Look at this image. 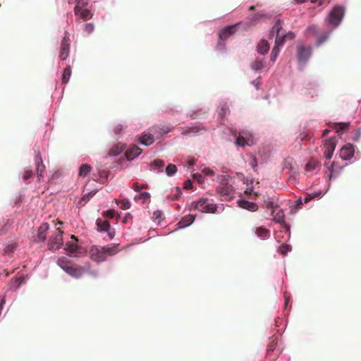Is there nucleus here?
I'll return each mask as SVG.
<instances>
[{
  "label": "nucleus",
  "mask_w": 361,
  "mask_h": 361,
  "mask_svg": "<svg viewBox=\"0 0 361 361\" xmlns=\"http://www.w3.org/2000/svg\"><path fill=\"white\" fill-rule=\"evenodd\" d=\"M118 252V245H113L111 247L92 246V260L102 262L106 259L107 256H112Z\"/></svg>",
  "instance_id": "nucleus-1"
},
{
  "label": "nucleus",
  "mask_w": 361,
  "mask_h": 361,
  "mask_svg": "<svg viewBox=\"0 0 361 361\" xmlns=\"http://www.w3.org/2000/svg\"><path fill=\"white\" fill-rule=\"evenodd\" d=\"M57 264L68 274L73 277H80L85 270L83 267L73 264L66 257H62L57 260Z\"/></svg>",
  "instance_id": "nucleus-2"
},
{
  "label": "nucleus",
  "mask_w": 361,
  "mask_h": 361,
  "mask_svg": "<svg viewBox=\"0 0 361 361\" xmlns=\"http://www.w3.org/2000/svg\"><path fill=\"white\" fill-rule=\"evenodd\" d=\"M190 209H197L201 212L214 213L216 206L207 198H201L197 202H191Z\"/></svg>",
  "instance_id": "nucleus-3"
},
{
  "label": "nucleus",
  "mask_w": 361,
  "mask_h": 361,
  "mask_svg": "<svg viewBox=\"0 0 361 361\" xmlns=\"http://www.w3.org/2000/svg\"><path fill=\"white\" fill-rule=\"evenodd\" d=\"M281 31L282 21L281 20H278L274 25L270 32L269 37H273L274 35H276L275 46H277L279 48L283 46L287 39V35H285L283 32H281Z\"/></svg>",
  "instance_id": "nucleus-4"
},
{
  "label": "nucleus",
  "mask_w": 361,
  "mask_h": 361,
  "mask_svg": "<svg viewBox=\"0 0 361 361\" xmlns=\"http://www.w3.org/2000/svg\"><path fill=\"white\" fill-rule=\"evenodd\" d=\"M71 241L66 243L65 250H66L68 255L70 257H80L85 254L87 250L82 247H79L77 244V238L75 235H71Z\"/></svg>",
  "instance_id": "nucleus-5"
},
{
  "label": "nucleus",
  "mask_w": 361,
  "mask_h": 361,
  "mask_svg": "<svg viewBox=\"0 0 361 361\" xmlns=\"http://www.w3.org/2000/svg\"><path fill=\"white\" fill-rule=\"evenodd\" d=\"M63 231L60 228H56L53 231L48 240V248L51 250H56L63 245Z\"/></svg>",
  "instance_id": "nucleus-6"
},
{
  "label": "nucleus",
  "mask_w": 361,
  "mask_h": 361,
  "mask_svg": "<svg viewBox=\"0 0 361 361\" xmlns=\"http://www.w3.org/2000/svg\"><path fill=\"white\" fill-rule=\"evenodd\" d=\"M344 13L345 9L343 6H335L328 16L329 23L334 27H337L342 20Z\"/></svg>",
  "instance_id": "nucleus-7"
},
{
  "label": "nucleus",
  "mask_w": 361,
  "mask_h": 361,
  "mask_svg": "<svg viewBox=\"0 0 361 361\" xmlns=\"http://www.w3.org/2000/svg\"><path fill=\"white\" fill-rule=\"evenodd\" d=\"M89 0H78L75 6V14L81 19L87 20L90 15V9L87 8Z\"/></svg>",
  "instance_id": "nucleus-8"
},
{
  "label": "nucleus",
  "mask_w": 361,
  "mask_h": 361,
  "mask_svg": "<svg viewBox=\"0 0 361 361\" xmlns=\"http://www.w3.org/2000/svg\"><path fill=\"white\" fill-rule=\"evenodd\" d=\"M219 193L224 200H231L235 197V191L231 185H222L218 188Z\"/></svg>",
  "instance_id": "nucleus-9"
},
{
  "label": "nucleus",
  "mask_w": 361,
  "mask_h": 361,
  "mask_svg": "<svg viewBox=\"0 0 361 361\" xmlns=\"http://www.w3.org/2000/svg\"><path fill=\"white\" fill-rule=\"evenodd\" d=\"M97 230L99 232L106 231L110 239H112L115 235V231L110 228V224L108 221H103L97 219L96 221Z\"/></svg>",
  "instance_id": "nucleus-10"
},
{
  "label": "nucleus",
  "mask_w": 361,
  "mask_h": 361,
  "mask_svg": "<svg viewBox=\"0 0 361 361\" xmlns=\"http://www.w3.org/2000/svg\"><path fill=\"white\" fill-rule=\"evenodd\" d=\"M311 52L309 48L305 47L301 44L298 47L297 56L298 61L301 63H305L310 56Z\"/></svg>",
  "instance_id": "nucleus-11"
},
{
  "label": "nucleus",
  "mask_w": 361,
  "mask_h": 361,
  "mask_svg": "<svg viewBox=\"0 0 361 361\" xmlns=\"http://www.w3.org/2000/svg\"><path fill=\"white\" fill-rule=\"evenodd\" d=\"M69 41V37L66 35L63 37L61 41L59 57L62 61H65L68 56L70 49Z\"/></svg>",
  "instance_id": "nucleus-12"
},
{
  "label": "nucleus",
  "mask_w": 361,
  "mask_h": 361,
  "mask_svg": "<svg viewBox=\"0 0 361 361\" xmlns=\"http://www.w3.org/2000/svg\"><path fill=\"white\" fill-rule=\"evenodd\" d=\"M334 137H331L324 143V156L327 159H331L335 150L336 143Z\"/></svg>",
  "instance_id": "nucleus-13"
},
{
  "label": "nucleus",
  "mask_w": 361,
  "mask_h": 361,
  "mask_svg": "<svg viewBox=\"0 0 361 361\" xmlns=\"http://www.w3.org/2000/svg\"><path fill=\"white\" fill-rule=\"evenodd\" d=\"M354 152V146L352 144H348L341 149L340 156L344 160H349L353 157Z\"/></svg>",
  "instance_id": "nucleus-14"
},
{
  "label": "nucleus",
  "mask_w": 361,
  "mask_h": 361,
  "mask_svg": "<svg viewBox=\"0 0 361 361\" xmlns=\"http://www.w3.org/2000/svg\"><path fill=\"white\" fill-rule=\"evenodd\" d=\"M35 165L38 180L40 181L42 178L44 177L45 166L43 164V161L39 153H37V154L35 157Z\"/></svg>",
  "instance_id": "nucleus-15"
},
{
  "label": "nucleus",
  "mask_w": 361,
  "mask_h": 361,
  "mask_svg": "<svg viewBox=\"0 0 361 361\" xmlns=\"http://www.w3.org/2000/svg\"><path fill=\"white\" fill-rule=\"evenodd\" d=\"M207 129L204 126H202L201 123H195L193 126L187 128L185 130H184L181 134L183 135H187L190 134H195L198 133H201L202 131H206Z\"/></svg>",
  "instance_id": "nucleus-16"
},
{
  "label": "nucleus",
  "mask_w": 361,
  "mask_h": 361,
  "mask_svg": "<svg viewBox=\"0 0 361 361\" xmlns=\"http://www.w3.org/2000/svg\"><path fill=\"white\" fill-rule=\"evenodd\" d=\"M151 133H152L154 135H157V137L163 135L171 131V128L168 126H161V125H156L153 126L149 128Z\"/></svg>",
  "instance_id": "nucleus-17"
},
{
  "label": "nucleus",
  "mask_w": 361,
  "mask_h": 361,
  "mask_svg": "<svg viewBox=\"0 0 361 361\" xmlns=\"http://www.w3.org/2000/svg\"><path fill=\"white\" fill-rule=\"evenodd\" d=\"M142 153V149L137 145H133L126 150L125 154L128 160H133Z\"/></svg>",
  "instance_id": "nucleus-18"
},
{
  "label": "nucleus",
  "mask_w": 361,
  "mask_h": 361,
  "mask_svg": "<svg viewBox=\"0 0 361 361\" xmlns=\"http://www.w3.org/2000/svg\"><path fill=\"white\" fill-rule=\"evenodd\" d=\"M49 229V224L47 223H43L38 228L37 241L44 242L47 238V231Z\"/></svg>",
  "instance_id": "nucleus-19"
},
{
  "label": "nucleus",
  "mask_w": 361,
  "mask_h": 361,
  "mask_svg": "<svg viewBox=\"0 0 361 361\" xmlns=\"http://www.w3.org/2000/svg\"><path fill=\"white\" fill-rule=\"evenodd\" d=\"M238 206L250 212H256L258 209V206L256 203L245 200H238Z\"/></svg>",
  "instance_id": "nucleus-20"
},
{
  "label": "nucleus",
  "mask_w": 361,
  "mask_h": 361,
  "mask_svg": "<svg viewBox=\"0 0 361 361\" xmlns=\"http://www.w3.org/2000/svg\"><path fill=\"white\" fill-rule=\"evenodd\" d=\"M235 30V25L227 26L220 31L219 37L221 40L226 39L229 36L234 33Z\"/></svg>",
  "instance_id": "nucleus-21"
},
{
  "label": "nucleus",
  "mask_w": 361,
  "mask_h": 361,
  "mask_svg": "<svg viewBox=\"0 0 361 361\" xmlns=\"http://www.w3.org/2000/svg\"><path fill=\"white\" fill-rule=\"evenodd\" d=\"M154 135L152 133H144L140 136V142L141 144H142L144 145L149 146L152 144H153L154 142Z\"/></svg>",
  "instance_id": "nucleus-22"
},
{
  "label": "nucleus",
  "mask_w": 361,
  "mask_h": 361,
  "mask_svg": "<svg viewBox=\"0 0 361 361\" xmlns=\"http://www.w3.org/2000/svg\"><path fill=\"white\" fill-rule=\"evenodd\" d=\"M349 126V123H334L331 126V127L335 129L336 133L340 135L348 130Z\"/></svg>",
  "instance_id": "nucleus-23"
},
{
  "label": "nucleus",
  "mask_w": 361,
  "mask_h": 361,
  "mask_svg": "<svg viewBox=\"0 0 361 361\" xmlns=\"http://www.w3.org/2000/svg\"><path fill=\"white\" fill-rule=\"evenodd\" d=\"M269 44L266 39H261L257 46V52L260 54H265L269 50Z\"/></svg>",
  "instance_id": "nucleus-24"
},
{
  "label": "nucleus",
  "mask_w": 361,
  "mask_h": 361,
  "mask_svg": "<svg viewBox=\"0 0 361 361\" xmlns=\"http://www.w3.org/2000/svg\"><path fill=\"white\" fill-rule=\"evenodd\" d=\"M319 169V164L317 160L311 159L306 164L305 169L307 172H313Z\"/></svg>",
  "instance_id": "nucleus-25"
},
{
  "label": "nucleus",
  "mask_w": 361,
  "mask_h": 361,
  "mask_svg": "<svg viewBox=\"0 0 361 361\" xmlns=\"http://www.w3.org/2000/svg\"><path fill=\"white\" fill-rule=\"evenodd\" d=\"M195 216L188 214L185 216L179 222L180 227H185L190 226L195 220Z\"/></svg>",
  "instance_id": "nucleus-26"
},
{
  "label": "nucleus",
  "mask_w": 361,
  "mask_h": 361,
  "mask_svg": "<svg viewBox=\"0 0 361 361\" xmlns=\"http://www.w3.org/2000/svg\"><path fill=\"white\" fill-rule=\"evenodd\" d=\"M251 68L255 71L262 70L265 68V63L263 60L255 59L251 64Z\"/></svg>",
  "instance_id": "nucleus-27"
},
{
  "label": "nucleus",
  "mask_w": 361,
  "mask_h": 361,
  "mask_svg": "<svg viewBox=\"0 0 361 361\" xmlns=\"http://www.w3.org/2000/svg\"><path fill=\"white\" fill-rule=\"evenodd\" d=\"M71 75V68L70 66H67L63 72L62 75V82L63 84H66L70 79V77Z\"/></svg>",
  "instance_id": "nucleus-28"
},
{
  "label": "nucleus",
  "mask_w": 361,
  "mask_h": 361,
  "mask_svg": "<svg viewBox=\"0 0 361 361\" xmlns=\"http://www.w3.org/2000/svg\"><path fill=\"white\" fill-rule=\"evenodd\" d=\"M256 234L262 238H268L269 237V231L264 227H259L256 229Z\"/></svg>",
  "instance_id": "nucleus-29"
},
{
  "label": "nucleus",
  "mask_w": 361,
  "mask_h": 361,
  "mask_svg": "<svg viewBox=\"0 0 361 361\" xmlns=\"http://www.w3.org/2000/svg\"><path fill=\"white\" fill-rule=\"evenodd\" d=\"M150 198V195L149 192H142L141 193H140L138 195H136L135 197H134V200L135 201H138L140 200H142V202L143 203H145L147 202Z\"/></svg>",
  "instance_id": "nucleus-30"
},
{
  "label": "nucleus",
  "mask_w": 361,
  "mask_h": 361,
  "mask_svg": "<svg viewBox=\"0 0 361 361\" xmlns=\"http://www.w3.org/2000/svg\"><path fill=\"white\" fill-rule=\"evenodd\" d=\"M151 166H153L154 169H158V171H162L161 169L164 166V161L161 159H157L152 162Z\"/></svg>",
  "instance_id": "nucleus-31"
},
{
  "label": "nucleus",
  "mask_w": 361,
  "mask_h": 361,
  "mask_svg": "<svg viewBox=\"0 0 361 361\" xmlns=\"http://www.w3.org/2000/svg\"><path fill=\"white\" fill-rule=\"evenodd\" d=\"M90 171V166L88 164H82L79 169V176L80 177L86 176Z\"/></svg>",
  "instance_id": "nucleus-32"
},
{
  "label": "nucleus",
  "mask_w": 361,
  "mask_h": 361,
  "mask_svg": "<svg viewBox=\"0 0 361 361\" xmlns=\"http://www.w3.org/2000/svg\"><path fill=\"white\" fill-rule=\"evenodd\" d=\"M306 33L310 36H317L318 28L316 25H312L307 28Z\"/></svg>",
  "instance_id": "nucleus-33"
},
{
  "label": "nucleus",
  "mask_w": 361,
  "mask_h": 361,
  "mask_svg": "<svg viewBox=\"0 0 361 361\" xmlns=\"http://www.w3.org/2000/svg\"><path fill=\"white\" fill-rule=\"evenodd\" d=\"M177 171V167L176 165L170 164L166 168V173L169 176L174 175Z\"/></svg>",
  "instance_id": "nucleus-34"
},
{
  "label": "nucleus",
  "mask_w": 361,
  "mask_h": 361,
  "mask_svg": "<svg viewBox=\"0 0 361 361\" xmlns=\"http://www.w3.org/2000/svg\"><path fill=\"white\" fill-rule=\"evenodd\" d=\"M291 250V247L290 245H287V244H283L281 245L279 248V252L283 255H286L289 251H290Z\"/></svg>",
  "instance_id": "nucleus-35"
},
{
  "label": "nucleus",
  "mask_w": 361,
  "mask_h": 361,
  "mask_svg": "<svg viewBox=\"0 0 361 361\" xmlns=\"http://www.w3.org/2000/svg\"><path fill=\"white\" fill-rule=\"evenodd\" d=\"M33 173L31 169H25L23 174V179L24 181H27L31 177H32Z\"/></svg>",
  "instance_id": "nucleus-36"
},
{
  "label": "nucleus",
  "mask_w": 361,
  "mask_h": 361,
  "mask_svg": "<svg viewBox=\"0 0 361 361\" xmlns=\"http://www.w3.org/2000/svg\"><path fill=\"white\" fill-rule=\"evenodd\" d=\"M279 49H280L279 47L274 45V47L272 49L271 54V57H270L271 61H272L274 62L276 61V59L278 56V54L279 53Z\"/></svg>",
  "instance_id": "nucleus-37"
},
{
  "label": "nucleus",
  "mask_w": 361,
  "mask_h": 361,
  "mask_svg": "<svg viewBox=\"0 0 361 361\" xmlns=\"http://www.w3.org/2000/svg\"><path fill=\"white\" fill-rule=\"evenodd\" d=\"M329 35L326 32L321 34L320 35L317 36V45L322 44L323 42H324L328 39Z\"/></svg>",
  "instance_id": "nucleus-38"
},
{
  "label": "nucleus",
  "mask_w": 361,
  "mask_h": 361,
  "mask_svg": "<svg viewBox=\"0 0 361 361\" xmlns=\"http://www.w3.org/2000/svg\"><path fill=\"white\" fill-rule=\"evenodd\" d=\"M284 214L282 210L279 211L274 217L276 222L281 223L283 221Z\"/></svg>",
  "instance_id": "nucleus-39"
},
{
  "label": "nucleus",
  "mask_w": 361,
  "mask_h": 361,
  "mask_svg": "<svg viewBox=\"0 0 361 361\" xmlns=\"http://www.w3.org/2000/svg\"><path fill=\"white\" fill-rule=\"evenodd\" d=\"M120 207L123 210L129 209L131 205L130 201L128 199H123L120 201Z\"/></svg>",
  "instance_id": "nucleus-40"
},
{
  "label": "nucleus",
  "mask_w": 361,
  "mask_h": 361,
  "mask_svg": "<svg viewBox=\"0 0 361 361\" xmlns=\"http://www.w3.org/2000/svg\"><path fill=\"white\" fill-rule=\"evenodd\" d=\"M148 185L147 184L140 185L138 183H133V188L135 191L139 192L142 189L147 188Z\"/></svg>",
  "instance_id": "nucleus-41"
},
{
  "label": "nucleus",
  "mask_w": 361,
  "mask_h": 361,
  "mask_svg": "<svg viewBox=\"0 0 361 361\" xmlns=\"http://www.w3.org/2000/svg\"><path fill=\"white\" fill-rule=\"evenodd\" d=\"M235 143L237 145L242 146V147H244L245 145L247 144L245 139L242 136H238L237 137Z\"/></svg>",
  "instance_id": "nucleus-42"
},
{
  "label": "nucleus",
  "mask_w": 361,
  "mask_h": 361,
  "mask_svg": "<svg viewBox=\"0 0 361 361\" xmlns=\"http://www.w3.org/2000/svg\"><path fill=\"white\" fill-rule=\"evenodd\" d=\"M229 112V109L227 107V106L226 104H224V106H221V111H219V114L221 116V117H224Z\"/></svg>",
  "instance_id": "nucleus-43"
},
{
  "label": "nucleus",
  "mask_w": 361,
  "mask_h": 361,
  "mask_svg": "<svg viewBox=\"0 0 361 361\" xmlns=\"http://www.w3.org/2000/svg\"><path fill=\"white\" fill-rule=\"evenodd\" d=\"M115 212L113 209H109L103 212V216L107 218L112 219L114 217Z\"/></svg>",
  "instance_id": "nucleus-44"
},
{
  "label": "nucleus",
  "mask_w": 361,
  "mask_h": 361,
  "mask_svg": "<svg viewBox=\"0 0 361 361\" xmlns=\"http://www.w3.org/2000/svg\"><path fill=\"white\" fill-rule=\"evenodd\" d=\"M265 15L263 13L259 12L254 15V16L252 18V21H258L261 20L263 17H264Z\"/></svg>",
  "instance_id": "nucleus-45"
},
{
  "label": "nucleus",
  "mask_w": 361,
  "mask_h": 361,
  "mask_svg": "<svg viewBox=\"0 0 361 361\" xmlns=\"http://www.w3.org/2000/svg\"><path fill=\"white\" fill-rule=\"evenodd\" d=\"M121 152V149L118 147H114L110 149L109 154L110 155H117Z\"/></svg>",
  "instance_id": "nucleus-46"
},
{
  "label": "nucleus",
  "mask_w": 361,
  "mask_h": 361,
  "mask_svg": "<svg viewBox=\"0 0 361 361\" xmlns=\"http://www.w3.org/2000/svg\"><path fill=\"white\" fill-rule=\"evenodd\" d=\"M315 197H316L315 194H307V195H305V196L303 199V202H304V203L306 204V203L309 202L311 200L314 199Z\"/></svg>",
  "instance_id": "nucleus-47"
},
{
  "label": "nucleus",
  "mask_w": 361,
  "mask_h": 361,
  "mask_svg": "<svg viewBox=\"0 0 361 361\" xmlns=\"http://www.w3.org/2000/svg\"><path fill=\"white\" fill-rule=\"evenodd\" d=\"M25 282V277L24 276H20V277H18L16 279V281L15 283H16V288H18L22 283H23Z\"/></svg>",
  "instance_id": "nucleus-48"
},
{
  "label": "nucleus",
  "mask_w": 361,
  "mask_h": 361,
  "mask_svg": "<svg viewBox=\"0 0 361 361\" xmlns=\"http://www.w3.org/2000/svg\"><path fill=\"white\" fill-rule=\"evenodd\" d=\"M183 188L186 190H189V189H191L192 188V183L191 182L190 180H186L185 182H184V184H183Z\"/></svg>",
  "instance_id": "nucleus-49"
},
{
  "label": "nucleus",
  "mask_w": 361,
  "mask_h": 361,
  "mask_svg": "<svg viewBox=\"0 0 361 361\" xmlns=\"http://www.w3.org/2000/svg\"><path fill=\"white\" fill-rule=\"evenodd\" d=\"M90 192H87L86 194H85L83 195V197H82L81 200L80 201V204H82V202H87L90 200Z\"/></svg>",
  "instance_id": "nucleus-50"
},
{
  "label": "nucleus",
  "mask_w": 361,
  "mask_h": 361,
  "mask_svg": "<svg viewBox=\"0 0 361 361\" xmlns=\"http://www.w3.org/2000/svg\"><path fill=\"white\" fill-rule=\"evenodd\" d=\"M132 215L130 213H127L123 219V223L126 224L129 221L132 220Z\"/></svg>",
  "instance_id": "nucleus-51"
},
{
  "label": "nucleus",
  "mask_w": 361,
  "mask_h": 361,
  "mask_svg": "<svg viewBox=\"0 0 361 361\" xmlns=\"http://www.w3.org/2000/svg\"><path fill=\"white\" fill-rule=\"evenodd\" d=\"M107 172L105 171H103L101 172L100 178H101V182L104 183V180L107 178Z\"/></svg>",
  "instance_id": "nucleus-52"
},
{
  "label": "nucleus",
  "mask_w": 361,
  "mask_h": 361,
  "mask_svg": "<svg viewBox=\"0 0 361 361\" xmlns=\"http://www.w3.org/2000/svg\"><path fill=\"white\" fill-rule=\"evenodd\" d=\"M266 207H267V209H271V213L272 214L274 213V204L273 202H267Z\"/></svg>",
  "instance_id": "nucleus-53"
},
{
  "label": "nucleus",
  "mask_w": 361,
  "mask_h": 361,
  "mask_svg": "<svg viewBox=\"0 0 361 361\" xmlns=\"http://www.w3.org/2000/svg\"><path fill=\"white\" fill-rule=\"evenodd\" d=\"M250 165L252 166V167L255 169L257 166V159L255 157H253L252 159V161L250 162Z\"/></svg>",
  "instance_id": "nucleus-54"
},
{
  "label": "nucleus",
  "mask_w": 361,
  "mask_h": 361,
  "mask_svg": "<svg viewBox=\"0 0 361 361\" xmlns=\"http://www.w3.org/2000/svg\"><path fill=\"white\" fill-rule=\"evenodd\" d=\"M197 160L195 158H191L188 160V166H192L195 164Z\"/></svg>",
  "instance_id": "nucleus-55"
},
{
  "label": "nucleus",
  "mask_w": 361,
  "mask_h": 361,
  "mask_svg": "<svg viewBox=\"0 0 361 361\" xmlns=\"http://www.w3.org/2000/svg\"><path fill=\"white\" fill-rule=\"evenodd\" d=\"M285 35H287V39H293L295 37V34L293 32H288V33H284Z\"/></svg>",
  "instance_id": "nucleus-56"
},
{
  "label": "nucleus",
  "mask_w": 361,
  "mask_h": 361,
  "mask_svg": "<svg viewBox=\"0 0 361 361\" xmlns=\"http://www.w3.org/2000/svg\"><path fill=\"white\" fill-rule=\"evenodd\" d=\"M153 216L157 219H159V218H161V212H159V211H156V212H154Z\"/></svg>",
  "instance_id": "nucleus-57"
},
{
  "label": "nucleus",
  "mask_w": 361,
  "mask_h": 361,
  "mask_svg": "<svg viewBox=\"0 0 361 361\" xmlns=\"http://www.w3.org/2000/svg\"><path fill=\"white\" fill-rule=\"evenodd\" d=\"M296 206L298 208H300L301 205L304 203L303 200L302 198H300L296 202Z\"/></svg>",
  "instance_id": "nucleus-58"
},
{
  "label": "nucleus",
  "mask_w": 361,
  "mask_h": 361,
  "mask_svg": "<svg viewBox=\"0 0 361 361\" xmlns=\"http://www.w3.org/2000/svg\"><path fill=\"white\" fill-rule=\"evenodd\" d=\"M123 130V126L119 124V125H117L115 128V132L117 133H119L120 131H121Z\"/></svg>",
  "instance_id": "nucleus-59"
},
{
  "label": "nucleus",
  "mask_w": 361,
  "mask_h": 361,
  "mask_svg": "<svg viewBox=\"0 0 361 361\" xmlns=\"http://www.w3.org/2000/svg\"><path fill=\"white\" fill-rule=\"evenodd\" d=\"M329 132H330V130H328V129H325V130H323V132H322V136H323V137L326 136V135L329 134Z\"/></svg>",
  "instance_id": "nucleus-60"
},
{
  "label": "nucleus",
  "mask_w": 361,
  "mask_h": 361,
  "mask_svg": "<svg viewBox=\"0 0 361 361\" xmlns=\"http://www.w3.org/2000/svg\"><path fill=\"white\" fill-rule=\"evenodd\" d=\"M275 344L271 343L269 346L268 351H273L274 349Z\"/></svg>",
  "instance_id": "nucleus-61"
},
{
  "label": "nucleus",
  "mask_w": 361,
  "mask_h": 361,
  "mask_svg": "<svg viewBox=\"0 0 361 361\" xmlns=\"http://www.w3.org/2000/svg\"><path fill=\"white\" fill-rule=\"evenodd\" d=\"M252 83L255 85V87H256V88H257V89H258V88H259V82L258 81H257V80H254V81H252Z\"/></svg>",
  "instance_id": "nucleus-62"
},
{
  "label": "nucleus",
  "mask_w": 361,
  "mask_h": 361,
  "mask_svg": "<svg viewBox=\"0 0 361 361\" xmlns=\"http://www.w3.org/2000/svg\"><path fill=\"white\" fill-rule=\"evenodd\" d=\"M307 0H295L297 4H302L306 2Z\"/></svg>",
  "instance_id": "nucleus-63"
},
{
  "label": "nucleus",
  "mask_w": 361,
  "mask_h": 361,
  "mask_svg": "<svg viewBox=\"0 0 361 361\" xmlns=\"http://www.w3.org/2000/svg\"><path fill=\"white\" fill-rule=\"evenodd\" d=\"M205 171H206L207 174H208V175L213 173V172L209 169H205Z\"/></svg>",
  "instance_id": "nucleus-64"
}]
</instances>
